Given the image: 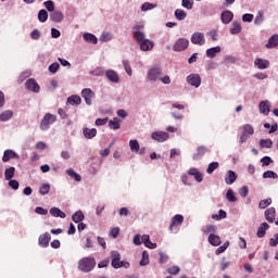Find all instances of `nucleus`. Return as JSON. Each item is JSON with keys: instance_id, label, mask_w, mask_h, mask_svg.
Wrapping results in <instances>:
<instances>
[{"instance_id": "nucleus-1", "label": "nucleus", "mask_w": 278, "mask_h": 278, "mask_svg": "<svg viewBox=\"0 0 278 278\" xmlns=\"http://www.w3.org/2000/svg\"><path fill=\"white\" fill-rule=\"evenodd\" d=\"M96 266L97 262L94 261V257H84L78 263V268L83 273H90L94 270Z\"/></svg>"}, {"instance_id": "nucleus-2", "label": "nucleus", "mask_w": 278, "mask_h": 278, "mask_svg": "<svg viewBox=\"0 0 278 278\" xmlns=\"http://www.w3.org/2000/svg\"><path fill=\"white\" fill-rule=\"evenodd\" d=\"M58 121V116L51 114V113H46L43 118L40 122V129L41 131H48V129L51 128V125Z\"/></svg>"}, {"instance_id": "nucleus-3", "label": "nucleus", "mask_w": 278, "mask_h": 278, "mask_svg": "<svg viewBox=\"0 0 278 278\" xmlns=\"http://www.w3.org/2000/svg\"><path fill=\"white\" fill-rule=\"evenodd\" d=\"M190 41L186 38H179L173 46V51H186V48L189 47Z\"/></svg>"}, {"instance_id": "nucleus-4", "label": "nucleus", "mask_w": 278, "mask_h": 278, "mask_svg": "<svg viewBox=\"0 0 278 278\" xmlns=\"http://www.w3.org/2000/svg\"><path fill=\"white\" fill-rule=\"evenodd\" d=\"M81 97L85 99V103L92 105V100L94 99V91L90 88H85L81 90Z\"/></svg>"}, {"instance_id": "nucleus-5", "label": "nucleus", "mask_w": 278, "mask_h": 278, "mask_svg": "<svg viewBox=\"0 0 278 278\" xmlns=\"http://www.w3.org/2000/svg\"><path fill=\"white\" fill-rule=\"evenodd\" d=\"M191 42L192 45H199L200 47H203V45H205V35L203 33H194L191 36Z\"/></svg>"}, {"instance_id": "nucleus-6", "label": "nucleus", "mask_w": 278, "mask_h": 278, "mask_svg": "<svg viewBox=\"0 0 278 278\" xmlns=\"http://www.w3.org/2000/svg\"><path fill=\"white\" fill-rule=\"evenodd\" d=\"M187 84L189 86H193L194 88H199L201 86V76L199 74H191L187 77Z\"/></svg>"}, {"instance_id": "nucleus-7", "label": "nucleus", "mask_w": 278, "mask_h": 278, "mask_svg": "<svg viewBox=\"0 0 278 278\" xmlns=\"http://www.w3.org/2000/svg\"><path fill=\"white\" fill-rule=\"evenodd\" d=\"M160 75H162V68L161 67H152L149 72H148V79H150V81H155L157 79H160Z\"/></svg>"}, {"instance_id": "nucleus-8", "label": "nucleus", "mask_w": 278, "mask_h": 278, "mask_svg": "<svg viewBox=\"0 0 278 278\" xmlns=\"http://www.w3.org/2000/svg\"><path fill=\"white\" fill-rule=\"evenodd\" d=\"M25 87L27 88V90H31V92H40V85H38V83L34 78H29L26 81Z\"/></svg>"}, {"instance_id": "nucleus-9", "label": "nucleus", "mask_w": 278, "mask_h": 278, "mask_svg": "<svg viewBox=\"0 0 278 278\" xmlns=\"http://www.w3.org/2000/svg\"><path fill=\"white\" fill-rule=\"evenodd\" d=\"M105 77L106 79H109V81H112L113 84H118L121 81V77L118 76V73L114 72V70L106 71Z\"/></svg>"}, {"instance_id": "nucleus-10", "label": "nucleus", "mask_w": 278, "mask_h": 278, "mask_svg": "<svg viewBox=\"0 0 278 278\" xmlns=\"http://www.w3.org/2000/svg\"><path fill=\"white\" fill-rule=\"evenodd\" d=\"M167 139H168V132L156 131L152 134V140H156V142H166Z\"/></svg>"}, {"instance_id": "nucleus-11", "label": "nucleus", "mask_w": 278, "mask_h": 278, "mask_svg": "<svg viewBox=\"0 0 278 278\" xmlns=\"http://www.w3.org/2000/svg\"><path fill=\"white\" fill-rule=\"evenodd\" d=\"M188 175H190L191 177H194L198 184H201V181H203V174L199 169H197V167L190 168L188 170Z\"/></svg>"}, {"instance_id": "nucleus-12", "label": "nucleus", "mask_w": 278, "mask_h": 278, "mask_svg": "<svg viewBox=\"0 0 278 278\" xmlns=\"http://www.w3.org/2000/svg\"><path fill=\"white\" fill-rule=\"evenodd\" d=\"M50 21H52V23H62L64 21V13H62V11H53L50 14Z\"/></svg>"}, {"instance_id": "nucleus-13", "label": "nucleus", "mask_w": 278, "mask_h": 278, "mask_svg": "<svg viewBox=\"0 0 278 278\" xmlns=\"http://www.w3.org/2000/svg\"><path fill=\"white\" fill-rule=\"evenodd\" d=\"M254 64L257 66L260 71H264L270 66V62L266 59H255Z\"/></svg>"}, {"instance_id": "nucleus-14", "label": "nucleus", "mask_w": 278, "mask_h": 278, "mask_svg": "<svg viewBox=\"0 0 278 278\" xmlns=\"http://www.w3.org/2000/svg\"><path fill=\"white\" fill-rule=\"evenodd\" d=\"M184 223V215H175L172 219V223L169 225V231H173L177 225H182Z\"/></svg>"}, {"instance_id": "nucleus-15", "label": "nucleus", "mask_w": 278, "mask_h": 278, "mask_svg": "<svg viewBox=\"0 0 278 278\" xmlns=\"http://www.w3.org/2000/svg\"><path fill=\"white\" fill-rule=\"evenodd\" d=\"M49 242H51V235L49 232H45L39 237V244L40 247H43V249L49 247Z\"/></svg>"}, {"instance_id": "nucleus-16", "label": "nucleus", "mask_w": 278, "mask_h": 278, "mask_svg": "<svg viewBox=\"0 0 278 278\" xmlns=\"http://www.w3.org/2000/svg\"><path fill=\"white\" fill-rule=\"evenodd\" d=\"M268 229H270V225L268 223H262L256 232L257 238H264Z\"/></svg>"}, {"instance_id": "nucleus-17", "label": "nucleus", "mask_w": 278, "mask_h": 278, "mask_svg": "<svg viewBox=\"0 0 278 278\" xmlns=\"http://www.w3.org/2000/svg\"><path fill=\"white\" fill-rule=\"evenodd\" d=\"M261 114H265V116H268L270 113V104L268 101H261L258 104Z\"/></svg>"}, {"instance_id": "nucleus-18", "label": "nucleus", "mask_w": 278, "mask_h": 278, "mask_svg": "<svg viewBox=\"0 0 278 278\" xmlns=\"http://www.w3.org/2000/svg\"><path fill=\"white\" fill-rule=\"evenodd\" d=\"M83 135L85 136V138H87V140H92V138H94L97 136V130L96 128H88L85 127L83 128Z\"/></svg>"}, {"instance_id": "nucleus-19", "label": "nucleus", "mask_w": 278, "mask_h": 278, "mask_svg": "<svg viewBox=\"0 0 278 278\" xmlns=\"http://www.w3.org/2000/svg\"><path fill=\"white\" fill-rule=\"evenodd\" d=\"M236 179H238V175H236V172L233 170H228L225 177V182L228 186H231V184H233L236 181Z\"/></svg>"}, {"instance_id": "nucleus-20", "label": "nucleus", "mask_w": 278, "mask_h": 278, "mask_svg": "<svg viewBox=\"0 0 278 278\" xmlns=\"http://www.w3.org/2000/svg\"><path fill=\"white\" fill-rule=\"evenodd\" d=\"M233 21V13L231 11H225L222 13V22L224 25H229V22Z\"/></svg>"}, {"instance_id": "nucleus-21", "label": "nucleus", "mask_w": 278, "mask_h": 278, "mask_svg": "<svg viewBox=\"0 0 278 278\" xmlns=\"http://www.w3.org/2000/svg\"><path fill=\"white\" fill-rule=\"evenodd\" d=\"M276 211L275 207H269L265 211V218L269 223H275Z\"/></svg>"}, {"instance_id": "nucleus-22", "label": "nucleus", "mask_w": 278, "mask_h": 278, "mask_svg": "<svg viewBox=\"0 0 278 278\" xmlns=\"http://www.w3.org/2000/svg\"><path fill=\"white\" fill-rule=\"evenodd\" d=\"M51 216H54V218H66V213L62 212V210L58 207L50 208Z\"/></svg>"}, {"instance_id": "nucleus-23", "label": "nucleus", "mask_w": 278, "mask_h": 278, "mask_svg": "<svg viewBox=\"0 0 278 278\" xmlns=\"http://www.w3.org/2000/svg\"><path fill=\"white\" fill-rule=\"evenodd\" d=\"M139 45H140L141 51H151V49H153V41L149 39H144Z\"/></svg>"}, {"instance_id": "nucleus-24", "label": "nucleus", "mask_w": 278, "mask_h": 278, "mask_svg": "<svg viewBox=\"0 0 278 278\" xmlns=\"http://www.w3.org/2000/svg\"><path fill=\"white\" fill-rule=\"evenodd\" d=\"M14 157H17L16 152L12 150H5L2 156V162H10V160H14Z\"/></svg>"}, {"instance_id": "nucleus-25", "label": "nucleus", "mask_w": 278, "mask_h": 278, "mask_svg": "<svg viewBox=\"0 0 278 278\" xmlns=\"http://www.w3.org/2000/svg\"><path fill=\"white\" fill-rule=\"evenodd\" d=\"M111 258H112L111 264H112L113 268H121V265L116 264V260H121V253H118V251H112Z\"/></svg>"}, {"instance_id": "nucleus-26", "label": "nucleus", "mask_w": 278, "mask_h": 278, "mask_svg": "<svg viewBox=\"0 0 278 278\" xmlns=\"http://www.w3.org/2000/svg\"><path fill=\"white\" fill-rule=\"evenodd\" d=\"M278 46V35H273L266 43V49H275Z\"/></svg>"}, {"instance_id": "nucleus-27", "label": "nucleus", "mask_w": 278, "mask_h": 278, "mask_svg": "<svg viewBox=\"0 0 278 278\" xmlns=\"http://www.w3.org/2000/svg\"><path fill=\"white\" fill-rule=\"evenodd\" d=\"M67 103H70V105H81V97L77 94L70 96L67 98Z\"/></svg>"}, {"instance_id": "nucleus-28", "label": "nucleus", "mask_w": 278, "mask_h": 278, "mask_svg": "<svg viewBox=\"0 0 278 278\" xmlns=\"http://www.w3.org/2000/svg\"><path fill=\"white\" fill-rule=\"evenodd\" d=\"M208 242L212 247H220V237L214 233L208 236Z\"/></svg>"}, {"instance_id": "nucleus-29", "label": "nucleus", "mask_w": 278, "mask_h": 278, "mask_svg": "<svg viewBox=\"0 0 278 278\" xmlns=\"http://www.w3.org/2000/svg\"><path fill=\"white\" fill-rule=\"evenodd\" d=\"M207 149L203 146H200L198 149H197V153L193 154V160H201V157H203V155H205Z\"/></svg>"}, {"instance_id": "nucleus-30", "label": "nucleus", "mask_w": 278, "mask_h": 278, "mask_svg": "<svg viewBox=\"0 0 278 278\" xmlns=\"http://www.w3.org/2000/svg\"><path fill=\"white\" fill-rule=\"evenodd\" d=\"M220 53V47H214V48H210L206 50V55L212 60L214 58H216V54Z\"/></svg>"}, {"instance_id": "nucleus-31", "label": "nucleus", "mask_w": 278, "mask_h": 278, "mask_svg": "<svg viewBox=\"0 0 278 278\" xmlns=\"http://www.w3.org/2000/svg\"><path fill=\"white\" fill-rule=\"evenodd\" d=\"M132 36H134V38H135V40H136V42H137L138 45H140L141 42H143L144 40H147V38H146V36H144V33H142V31H140V30H136Z\"/></svg>"}, {"instance_id": "nucleus-32", "label": "nucleus", "mask_w": 278, "mask_h": 278, "mask_svg": "<svg viewBox=\"0 0 278 278\" xmlns=\"http://www.w3.org/2000/svg\"><path fill=\"white\" fill-rule=\"evenodd\" d=\"M242 31V25L239 22H233L232 27L230 28V34L236 36V34H240Z\"/></svg>"}, {"instance_id": "nucleus-33", "label": "nucleus", "mask_w": 278, "mask_h": 278, "mask_svg": "<svg viewBox=\"0 0 278 278\" xmlns=\"http://www.w3.org/2000/svg\"><path fill=\"white\" fill-rule=\"evenodd\" d=\"M83 38L86 40V42H91L92 45H97L98 42L97 36L90 33L84 34Z\"/></svg>"}, {"instance_id": "nucleus-34", "label": "nucleus", "mask_w": 278, "mask_h": 278, "mask_svg": "<svg viewBox=\"0 0 278 278\" xmlns=\"http://www.w3.org/2000/svg\"><path fill=\"white\" fill-rule=\"evenodd\" d=\"M260 147H261V149H273V140L271 139H261Z\"/></svg>"}, {"instance_id": "nucleus-35", "label": "nucleus", "mask_w": 278, "mask_h": 278, "mask_svg": "<svg viewBox=\"0 0 278 278\" xmlns=\"http://www.w3.org/2000/svg\"><path fill=\"white\" fill-rule=\"evenodd\" d=\"M49 18V13L47 12V10L41 9L38 13V21L40 23H47V20Z\"/></svg>"}, {"instance_id": "nucleus-36", "label": "nucleus", "mask_w": 278, "mask_h": 278, "mask_svg": "<svg viewBox=\"0 0 278 278\" xmlns=\"http://www.w3.org/2000/svg\"><path fill=\"white\" fill-rule=\"evenodd\" d=\"M66 174L68 175V177H71L72 179H75V181H81V175L77 174L76 172H74L73 168H68L66 170Z\"/></svg>"}, {"instance_id": "nucleus-37", "label": "nucleus", "mask_w": 278, "mask_h": 278, "mask_svg": "<svg viewBox=\"0 0 278 278\" xmlns=\"http://www.w3.org/2000/svg\"><path fill=\"white\" fill-rule=\"evenodd\" d=\"M14 116V113L12 111H4L0 114V121L2 123H5V121H10Z\"/></svg>"}, {"instance_id": "nucleus-38", "label": "nucleus", "mask_w": 278, "mask_h": 278, "mask_svg": "<svg viewBox=\"0 0 278 278\" xmlns=\"http://www.w3.org/2000/svg\"><path fill=\"white\" fill-rule=\"evenodd\" d=\"M142 241L144 243V247H147L148 249H157V243L151 242V240H149V236H143Z\"/></svg>"}, {"instance_id": "nucleus-39", "label": "nucleus", "mask_w": 278, "mask_h": 278, "mask_svg": "<svg viewBox=\"0 0 278 278\" xmlns=\"http://www.w3.org/2000/svg\"><path fill=\"white\" fill-rule=\"evenodd\" d=\"M84 218H85L84 212H81V211H77L72 216V220H74L75 223H81V220H84Z\"/></svg>"}, {"instance_id": "nucleus-40", "label": "nucleus", "mask_w": 278, "mask_h": 278, "mask_svg": "<svg viewBox=\"0 0 278 278\" xmlns=\"http://www.w3.org/2000/svg\"><path fill=\"white\" fill-rule=\"evenodd\" d=\"M175 16H176L177 21H184L186 18V16H188V13H186V11H184L181 9H177L175 11Z\"/></svg>"}, {"instance_id": "nucleus-41", "label": "nucleus", "mask_w": 278, "mask_h": 278, "mask_svg": "<svg viewBox=\"0 0 278 278\" xmlns=\"http://www.w3.org/2000/svg\"><path fill=\"white\" fill-rule=\"evenodd\" d=\"M130 151L134 153H138L140 151V143H138V140H130L129 141Z\"/></svg>"}, {"instance_id": "nucleus-42", "label": "nucleus", "mask_w": 278, "mask_h": 278, "mask_svg": "<svg viewBox=\"0 0 278 278\" xmlns=\"http://www.w3.org/2000/svg\"><path fill=\"white\" fill-rule=\"evenodd\" d=\"M15 170H16V168H14V167H9L5 169L4 177H5L7 181H10V179H12V177H14Z\"/></svg>"}, {"instance_id": "nucleus-43", "label": "nucleus", "mask_w": 278, "mask_h": 278, "mask_svg": "<svg viewBox=\"0 0 278 278\" xmlns=\"http://www.w3.org/2000/svg\"><path fill=\"white\" fill-rule=\"evenodd\" d=\"M263 179H278V175L273 170H266L263 174Z\"/></svg>"}, {"instance_id": "nucleus-44", "label": "nucleus", "mask_w": 278, "mask_h": 278, "mask_svg": "<svg viewBox=\"0 0 278 278\" xmlns=\"http://www.w3.org/2000/svg\"><path fill=\"white\" fill-rule=\"evenodd\" d=\"M43 5L48 10V12H55V3L53 2V0L46 1Z\"/></svg>"}, {"instance_id": "nucleus-45", "label": "nucleus", "mask_w": 278, "mask_h": 278, "mask_svg": "<svg viewBox=\"0 0 278 278\" xmlns=\"http://www.w3.org/2000/svg\"><path fill=\"white\" fill-rule=\"evenodd\" d=\"M219 164L218 162H212L208 164L207 168H206V173L208 175H212V173H214L216 170V168H218Z\"/></svg>"}, {"instance_id": "nucleus-46", "label": "nucleus", "mask_w": 278, "mask_h": 278, "mask_svg": "<svg viewBox=\"0 0 278 278\" xmlns=\"http://www.w3.org/2000/svg\"><path fill=\"white\" fill-rule=\"evenodd\" d=\"M51 190V185L50 184H43L40 188H39V194H49V191Z\"/></svg>"}, {"instance_id": "nucleus-47", "label": "nucleus", "mask_w": 278, "mask_h": 278, "mask_svg": "<svg viewBox=\"0 0 278 278\" xmlns=\"http://www.w3.org/2000/svg\"><path fill=\"white\" fill-rule=\"evenodd\" d=\"M154 8H157V5L151 2H146L141 5V12H149V10H153Z\"/></svg>"}, {"instance_id": "nucleus-48", "label": "nucleus", "mask_w": 278, "mask_h": 278, "mask_svg": "<svg viewBox=\"0 0 278 278\" xmlns=\"http://www.w3.org/2000/svg\"><path fill=\"white\" fill-rule=\"evenodd\" d=\"M229 249V241H226L223 245L216 249V255H220V253H225Z\"/></svg>"}, {"instance_id": "nucleus-49", "label": "nucleus", "mask_w": 278, "mask_h": 278, "mask_svg": "<svg viewBox=\"0 0 278 278\" xmlns=\"http://www.w3.org/2000/svg\"><path fill=\"white\" fill-rule=\"evenodd\" d=\"M140 266H148L149 264V252L143 251L142 252V260L140 261Z\"/></svg>"}, {"instance_id": "nucleus-50", "label": "nucleus", "mask_w": 278, "mask_h": 278, "mask_svg": "<svg viewBox=\"0 0 278 278\" xmlns=\"http://www.w3.org/2000/svg\"><path fill=\"white\" fill-rule=\"evenodd\" d=\"M243 134H248L249 136H253V134H255V129H253L252 125L245 124L243 126Z\"/></svg>"}, {"instance_id": "nucleus-51", "label": "nucleus", "mask_w": 278, "mask_h": 278, "mask_svg": "<svg viewBox=\"0 0 278 278\" xmlns=\"http://www.w3.org/2000/svg\"><path fill=\"white\" fill-rule=\"evenodd\" d=\"M226 199L230 201V203H236V194L233 193V190L229 189L226 193Z\"/></svg>"}, {"instance_id": "nucleus-52", "label": "nucleus", "mask_w": 278, "mask_h": 278, "mask_svg": "<svg viewBox=\"0 0 278 278\" xmlns=\"http://www.w3.org/2000/svg\"><path fill=\"white\" fill-rule=\"evenodd\" d=\"M270 203H273L271 199L262 200L258 204V207H261V210H266V207H268V205H270Z\"/></svg>"}, {"instance_id": "nucleus-53", "label": "nucleus", "mask_w": 278, "mask_h": 278, "mask_svg": "<svg viewBox=\"0 0 278 278\" xmlns=\"http://www.w3.org/2000/svg\"><path fill=\"white\" fill-rule=\"evenodd\" d=\"M181 5L187 10H192V5H194V0H182Z\"/></svg>"}, {"instance_id": "nucleus-54", "label": "nucleus", "mask_w": 278, "mask_h": 278, "mask_svg": "<svg viewBox=\"0 0 278 278\" xmlns=\"http://www.w3.org/2000/svg\"><path fill=\"white\" fill-rule=\"evenodd\" d=\"M262 23H264V13L262 11H260L254 20V24L262 25Z\"/></svg>"}, {"instance_id": "nucleus-55", "label": "nucleus", "mask_w": 278, "mask_h": 278, "mask_svg": "<svg viewBox=\"0 0 278 278\" xmlns=\"http://www.w3.org/2000/svg\"><path fill=\"white\" fill-rule=\"evenodd\" d=\"M58 71H60V64L58 62H54L49 66V72L52 73L53 75H55Z\"/></svg>"}, {"instance_id": "nucleus-56", "label": "nucleus", "mask_w": 278, "mask_h": 278, "mask_svg": "<svg viewBox=\"0 0 278 278\" xmlns=\"http://www.w3.org/2000/svg\"><path fill=\"white\" fill-rule=\"evenodd\" d=\"M36 214H39L40 216H47L49 214V211L43 208L42 206H37L35 208Z\"/></svg>"}, {"instance_id": "nucleus-57", "label": "nucleus", "mask_w": 278, "mask_h": 278, "mask_svg": "<svg viewBox=\"0 0 278 278\" xmlns=\"http://www.w3.org/2000/svg\"><path fill=\"white\" fill-rule=\"evenodd\" d=\"M180 270L179 266H172L167 269V273L169 275H179Z\"/></svg>"}, {"instance_id": "nucleus-58", "label": "nucleus", "mask_w": 278, "mask_h": 278, "mask_svg": "<svg viewBox=\"0 0 278 278\" xmlns=\"http://www.w3.org/2000/svg\"><path fill=\"white\" fill-rule=\"evenodd\" d=\"M90 75H93L94 77H103V68H96L90 72Z\"/></svg>"}, {"instance_id": "nucleus-59", "label": "nucleus", "mask_w": 278, "mask_h": 278, "mask_svg": "<svg viewBox=\"0 0 278 278\" xmlns=\"http://www.w3.org/2000/svg\"><path fill=\"white\" fill-rule=\"evenodd\" d=\"M239 194L240 197H242L243 199L249 197V187L248 186H243L240 190H239Z\"/></svg>"}, {"instance_id": "nucleus-60", "label": "nucleus", "mask_w": 278, "mask_h": 278, "mask_svg": "<svg viewBox=\"0 0 278 278\" xmlns=\"http://www.w3.org/2000/svg\"><path fill=\"white\" fill-rule=\"evenodd\" d=\"M263 166H270V164H273V159H270V156H264L261 160Z\"/></svg>"}, {"instance_id": "nucleus-61", "label": "nucleus", "mask_w": 278, "mask_h": 278, "mask_svg": "<svg viewBox=\"0 0 278 278\" xmlns=\"http://www.w3.org/2000/svg\"><path fill=\"white\" fill-rule=\"evenodd\" d=\"M109 126L111 129H121V124L118 121H110Z\"/></svg>"}, {"instance_id": "nucleus-62", "label": "nucleus", "mask_w": 278, "mask_h": 278, "mask_svg": "<svg viewBox=\"0 0 278 278\" xmlns=\"http://www.w3.org/2000/svg\"><path fill=\"white\" fill-rule=\"evenodd\" d=\"M124 68L127 73V75L131 76V66L129 65L128 61H123Z\"/></svg>"}, {"instance_id": "nucleus-63", "label": "nucleus", "mask_w": 278, "mask_h": 278, "mask_svg": "<svg viewBox=\"0 0 278 278\" xmlns=\"http://www.w3.org/2000/svg\"><path fill=\"white\" fill-rule=\"evenodd\" d=\"M278 244V233L274 235V238L269 239V247H277Z\"/></svg>"}, {"instance_id": "nucleus-64", "label": "nucleus", "mask_w": 278, "mask_h": 278, "mask_svg": "<svg viewBox=\"0 0 278 278\" xmlns=\"http://www.w3.org/2000/svg\"><path fill=\"white\" fill-rule=\"evenodd\" d=\"M9 186L12 190H18V180H10Z\"/></svg>"}]
</instances>
